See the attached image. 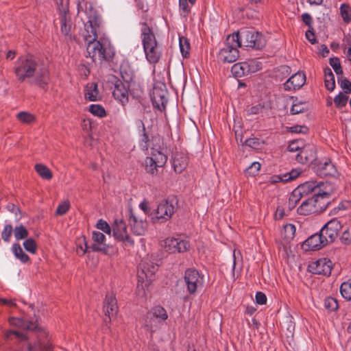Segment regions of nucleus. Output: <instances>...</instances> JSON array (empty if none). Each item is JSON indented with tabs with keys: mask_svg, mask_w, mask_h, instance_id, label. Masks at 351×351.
Here are the masks:
<instances>
[{
	"mask_svg": "<svg viewBox=\"0 0 351 351\" xmlns=\"http://www.w3.org/2000/svg\"><path fill=\"white\" fill-rule=\"evenodd\" d=\"M14 73L19 82H29L43 89L49 81L48 69L32 56L19 58L14 66Z\"/></svg>",
	"mask_w": 351,
	"mask_h": 351,
	"instance_id": "f257e3e1",
	"label": "nucleus"
},
{
	"mask_svg": "<svg viewBox=\"0 0 351 351\" xmlns=\"http://www.w3.org/2000/svg\"><path fill=\"white\" fill-rule=\"evenodd\" d=\"M328 186L327 184L323 182L317 184L316 182H306L300 184L295 190L298 191L300 195L312 193L313 196L302 202L298 208V212L300 215H305L312 212L317 211L318 208H316V204L319 202V199L328 198L330 195V193L326 190Z\"/></svg>",
	"mask_w": 351,
	"mask_h": 351,
	"instance_id": "f03ea898",
	"label": "nucleus"
},
{
	"mask_svg": "<svg viewBox=\"0 0 351 351\" xmlns=\"http://www.w3.org/2000/svg\"><path fill=\"white\" fill-rule=\"evenodd\" d=\"M228 41L238 45L255 49L263 48L266 43L263 36L253 28H243L228 36Z\"/></svg>",
	"mask_w": 351,
	"mask_h": 351,
	"instance_id": "7ed1b4c3",
	"label": "nucleus"
},
{
	"mask_svg": "<svg viewBox=\"0 0 351 351\" xmlns=\"http://www.w3.org/2000/svg\"><path fill=\"white\" fill-rule=\"evenodd\" d=\"M141 38L147 60L152 64L158 62L160 51L156 36L147 23H141Z\"/></svg>",
	"mask_w": 351,
	"mask_h": 351,
	"instance_id": "20e7f679",
	"label": "nucleus"
},
{
	"mask_svg": "<svg viewBox=\"0 0 351 351\" xmlns=\"http://www.w3.org/2000/svg\"><path fill=\"white\" fill-rule=\"evenodd\" d=\"M87 56L91 58L93 62L110 61L114 56V51L111 47L94 40L86 43Z\"/></svg>",
	"mask_w": 351,
	"mask_h": 351,
	"instance_id": "39448f33",
	"label": "nucleus"
},
{
	"mask_svg": "<svg viewBox=\"0 0 351 351\" xmlns=\"http://www.w3.org/2000/svg\"><path fill=\"white\" fill-rule=\"evenodd\" d=\"M101 23V19L96 13L89 15L88 21L84 23V29L81 31V36L86 43L97 38V31Z\"/></svg>",
	"mask_w": 351,
	"mask_h": 351,
	"instance_id": "423d86ee",
	"label": "nucleus"
},
{
	"mask_svg": "<svg viewBox=\"0 0 351 351\" xmlns=\"http://www.w3.org/2000/svg\"><path fill=\"white\" fill-rule=\"evenodd\" d=\"M121 73L125 82L119 80H116L112 95L115 99L118 100L122 105H125L128 101V82L132 80V75L128 73L124 75L122 70Z\"/></svg>",
	"mask_w": 351,
	"mask_h": 351,
	"instance_id": "0eeeda50",
	"label": "nucleus"
},
{
	"mask_svg": "<svg viewBox=\"0 0 351 351\" xmlns=\"http://www.w3.org/2000/svg\"><path fill=\"white\" fill-rule=\"evenodd\" d=\"M238 45L228 41V36L226 38L224 47L220 49L217 54L219 61L223 63H232L239 58Z\"/></svg>",
	"mask_w": 351,
	"mask_h": 351,
	"instance_id": "6e6552de",
	"label": "nucleus"
},
{
	"mask_svg": "<svg viewBox=\"0 0 351 351\" xmlns=\"http://www.w3.org/2000/svg\"><path fill=\"white\" fill-rule=\"evenodd\" d=\"M112 232L115 239L123 242L125 245H134V242L128 232L126 223L122 219H115L112 225Z\"/></svg>",
	"mask_w": 351,
	"mask_h": 351,
	"instance_id": "1a4fd4ad",
	"label": "nucleus"
},
{
	"mask_svg": "<svg viewBox=\"0 0 351 351\" xmlns=\"http://www.w3.org/2000/svg\"><path fill=\"white\" fill-rule=\"evenodd\" d=\"M177 202L174 199H163L159 204L155 212V218L166 221L169 219L176 210Z\"/></svg>",
	"mask_w": 351,
	"mask_h": 351,
	"instance_id": "9d476101",
	"label": "nucleus"
},
{
	"mask_svg": "<svg viewBox=\"0 0 351 351\" xmlns=\"http://www.w3.org/2000/svg\"><path fill=\"white\" fill-rule=\"evenodd\" d=\"M167 88L164 84L154 86L150 94L153 106L160 111L165 109L167 102Z\"/></svg>",
	"mask_w": 351,
	"mask_h": 351,
	"instance_id": "9b49d317",
	"label": "nucleus"
},
{
	"mask_svg": "<svg viewBox=\"0 0 351 351\" xmlns=\"http://www.w3.org/2000/svg\"><path fill=\"white\" fill-rule=\"evenodd\" d=\"M184 281L187 286V290L193 294L199 287L203 285V277L198 271L195 269H188L184 274Z\"/></svg>",
	"mask_w": 351,
	"mask_h": 351,
	"instance_id": "f8f14e48",
	"label": "nucleus"
},
{
	"mask_svg": "<svg viewBox=\"0 0 351 351\" xmlns=\"http://www.w3.org/2000/svg\"><path fill=\"white\" fill-rule=\"evenodd\" d=\"M165 250L169 253H182L186 252L189 247V243L180 238H167L162 245Z\"/></svg>",
	"mask_w": 351,
	"mask_h": 351,
	"instance_id": "ddd939ff",
	"label": "nucleus"
},
{
	"mask_svg": "<svg viewBox=\"0 0 351 351\" xmlns=\"http://www.w3.org/2000/svg\"><path fill=\"white\" fill-rule=\"evenodd\" d=\"M342 226L338 219H332L326 223L320 230L322 237L327 239V242L332 243L337 237Z\"/></svg>",
	"mask_w": 351,
	"mask_h": 351,
	"instance_id": "4468645a",
	"label": "nucleus"
},
{
	"mask_svg": "<svg viewBox=\"0 0 351 351\" xmlns=\"http://www.w3.org/2000/svg\"><path fill=\"white\" fill-rule=\"evenodd\" d=\"M332 263L326 258H320L308 265V270L315 274L328 276L331 274Z\"/></svg>",
	"mask_w": 351,
	"mask_h": 351,
	"instance_id": "2eb2a0df",
	"label": "nucleus"
},
{
	"mask_svg": "<svg viewBox=\"0 0 351 351\" xmlns=\"http://www.w3.org/2000/svg\"><path fill=\"white\" fill-rule=\"evenodd\" d=\"M59 19L60 21V32L61 34L65 37L66 39H71V19L66 8L59 9Z\"/></svg>",
	"mask_w": 351,
	"mask_h": 351,
	"instance_id": "dca6fc26",
	"label": "nucleus"
},
{
	"mask_svg": "<svg viewBox=\"0 0 351 351\" xmlns=\"http://www.w3.org/2000/svg\"><path fill=\"white\" fill-rule=\"evenodd\" d=\"M316 147L313 145H305L296 155V160L302 164H313L316 160Z\"/></svg>",
	"mask_w": 351,
	"mask_h": 351,
	"instance_id": "f3484780",
	"label": "nucleus"
},
{
	"mask_svg": "<svg viewBox=\"0 0 351 351\" xmlns=\"http://www.w3.org/2000/svg\"><path fill=\"white\" fill-rule=\"evenodd\" d=\"M104 312L108 318L105 319V322H110L111 318L114 317L118 312V306L117 300L113 293L107 294L104 302Z\"/></svg>",
	"mask_w": 351,
	"mask_h": 351,
	"instance_id": "a211bd4d",
	"label": "nucleus"
},
{
	"mask_svg": "<svg viewBox=\"0 0 351 351\" xmlns=\"http://www.w3.org/2000/svg\"><path fill=\"white\" fill-rule=\"evenodd\" d=\"M129 225L133 234L141 236L143 235L147 228L148 223L146 220L138 218L130 210Z\"/></svg>",
	"mask_w": 351,
	"mask_h": 351,
	"instance_id": "6ab92c4d",
	"label": "nucleus"
},
{
	"mask_svg": "<svg viewBox=\"0 0 351 351\" xmlns=\"http://www.w3.org/2000/svg\"><path fill=\"white\" fill-rule=\"evenodd\" d=\"M328 244L327 239L322 237L321 232L309 237L302 245L305 250H318Z\"/></svg>",
	"mask_w": 351,
	"mask_h": 351,
	"instance_id": "aec40b11",
	"label": "nucleus"
},
{
	"mask_svg": "<svg viewBox=\"0 0 351 351\" xmlns=\"http://www.w3.org/2000/svg\"><path fill=\"white\" fill-rule=\"evenodd\" d=\"M157 270V265L150 263L147 260H143L138 267V276L142 280L145 278L147 280L151 281Z\"/></svg>",
	"mask_w": 351,
	"mask_h": 351,
	"instance_id": "412c9836",
	"label": "nucleus"
},
{
	"mask_svg": "<svg viewBox=\"0 0 351 351\" xmlns=\"http://www.w3.org/2000/svg\"><path fill=\"white\" fill-rule=\"evenodd\" d=\"M45 337L44 332H40L38 337V341L34 345L27 343L23 347L21 351H52L51 343L46 339H43Z\"/></svg>",
	"mask_w": 351,
	"mask_h": 351,
	"instance_id": "4be33fe9",
	"label": "nucleus"
},
{
	"mask_svg": "<svg viewBox=\"0 0 351 351\" xmlns=\"http://www.w3.org/2000/svg\"><path fill=\"white\" fill-rule=\"evenodd\" d=\"M306 82V76L303 73L297 72L289 77L284 84L286 90H295L300 88Z\"/></svg>",
	"mask_w": 351,
	"mask_h": 351,
	"instance_id": "5701e85b",
	"label": "nucleus"
},
{
	"mask_svg": "<svg viewBox=\"0 0 351 351\" xmlns=\"http://www.w3.org/2000/svg\"><path fill=\"white\" fill-rule=\"evenodd\" d=\"M92 239L94 241V243L90 246L92 250L94 252H101L106 254L108 252V246L104 243V234L100 232L94 231L93 232Z\"/></svg>",
	"mask_w": 351,
	"mask_h": 351,
	"instance_id": "b1692460",
	"label": "nucleus"
},
{
	"mask_svg": "<svg viewBox=\"0 0 351 351\" xmlns=\"http://www.w3.org/2000/svg\"><path fill=\"white\" fill-rule=\"evenodd\" d=\"M154 317L158 318L164 321L167 319L168 315L166 310L162 306H158L154 307L151 312L147 313L146 315L145 326L148 330H152V324L151 322H148V319H152Z\"/></svg>",
	"mask_w": 351,
	"mask_h": 351,
	"instance_id": "393cba45",
	"label": "nucleus"
},
{
	"mask_svg": "<svg viewBox=\"0 0 351 351\" xmlns=\"http://www.w3.org/2000/svg\"><path fill=\"white\" fill-rule=\"evenodd\" d=\"M173 165L176 172L182 173L188 165V157L182 152H177L174 154Z\"/></svg>",
	"mask_w": 351,
	"mask_h": 351,
	"instance_id": "a878e982",
	"label": "nucleus"
},
{
	"mask_svg": "<svg viewBox=\"0 0 351 351\" xmlns=\"http://www.w3.org/2000/svg\"><path fill=\"white\" fill-rule=\"evenodd\" d=\"M10 322L11 324L15 325L23 330H34L38 327L37 319L35 321H32L23 318H12Z\"/></svg>",
	"mask_w": 351,
	"mask_h": 351,
	"instance_id": "bb28decb",
	"label": "nucleus"
},
{
	"mask_svg": "<svg viewBox=\"0 0 351 351\" xmlns=\"http://www.w3.org/2000/svg\"><path fill=\"white\" fill-rule=\"evenodd\" d=\"M84 91L85 98L90 101H97L99 97L98 86L95 82H90L87 84Z\"/></svg>",
	"mask_w": 351,
	"mask_h": 351,
	"instance_id": "cd10ccee",
	"label": "nucleus"
},
{
	"mask_svg": "<svg viewBox=\"0 0 351 351\" xmlns=\"http://www.w3.org/2000/svg\"><path fill=\"white\" fill-rule=\"evenodd\" d=\"M316 171L320 176H327L332 175L335 171V167L330 160L325 161L323 163H319L317 165Z\"/></svg>",
	"mask_w": 351,
	"mask_h": 351,
	"instance_id": "c85d7f7f",
	"label": "nucleus"
},
{
	"mask_svg": "<svg viewBox=\"0 0 351 351\" xmlns=\"http://www.w3.org/2000/svg\"><path fill=\"white\" fill-rule=\"evenodd\" d=\"M324 84L327 90L332 91L335 88V76L330 68L324 69Z\"/></svg>",
	"mask_w": 351,
	"mask_h": 351,
	"instance_id": "c756f323",
	"label": "nucleus"
},
{
	"mask_svg": "<svg viewBox=\"0 0 351 351\" xmlns=\"http://www.w3.org/2000/svg\"><path fill=\"white\" fill-rule=\"evenodd\" d=\"M247 64L243 62H239L234 64L231 69V72L236 77H241L242 76L248 75Z\"/></svg>",
	"mask_w": 351,
	"mask_h": 351,
	"instance_id": "7c9ffc66",
	"label": "nucleus"
},
{
	"mask_svg": "<svg viewBox=\"0 0 351 351\" xmlns=\"http://www.w3.org/2000/svg\"><path fill=\"white\" fill-rule=\"evenodd\" d=\"M149 158H153V160L156 163V166L161 167L162 168H163L167 161V156L162 152L156 149L152 151L151 156Z\"/></svg>",
	"mask_w": 351,
	"mask_h": 351,
	"instance_id": "2f4dec72",
	"label": "nucleus"
},
{
	"mask_svg": "<svg viewBox=\"0 0 351 351\" xmlns=\"http://www.w3.org/2000/svg\"><path fill=\"white\" fill-rule=\"evenodd\" d=\"M145 171L147 173L152 176H157L159 173L161 167L156 166V162L153 160V158L147 157L145 160Z\"/></svg>",
	"mask_w": 351,
	"mask_h": 351,
	"instance_id": "473e14b6",
	"label": "nucleus"
},
{
	"mask_svg": "<svg viewBox=\"0 0 351 351\" xmlns=\"http://www.w3.org/2000/svg\"><path fill=\"white\" fill-rule=\"evenodd\" d=\"M35 170L43 179L49 180L53 177L51 171L45 165L36 164Z\"/></svg>",
	"mask_w": 351,
	"mask_h": 351,
	"instance_id": "72a5a7b5",
	"label": "nucleus"
},
{
	"mask_svg": "<svg viewBox=\"0 0 351 351\" xmlns=\"http://www.w3.org/2000/svg\"><path fill=\"white\" fill-rule=\"evenodd\" d=\"M14 256L22 263H27L29 260V257L26 254L19 243H14L12 247Z\"/></svg>",
	"mask_w": 351,
	"mask_h": 351,
	"instance_id": "f704fd0d",
	"label": "nucleus"
},
{
	"mask_svg": "<svg viewBox=\"0 0 351 351\" xmlns=\"http://www.w3.org/2000/svg\"><path fill=\"white\" fill-rule=\"evenodd\" d=\"M341 295L347 300H351V278L344 282L340 287Z\"/></svg>",
	"mask_w": 351,
	"mask_h": 351,
	"instance_id": "c9c22d12",
	"label": "nucleus"
},
{
	"mask_svg": "<svg viewBox=\"0 0 351 351\" xmlns=\"http://www.w3.org/2000/svg\"><path fill=\"white\" fill-rule=\"evenodd\" d=\"M340 14L346 23L351 21V7L348 3H343L340 7Z\"/></svg>",
	"mask_w": 351,
	"mask_h": 351,
	"instance_id": "e433bc0d",
	"label": "nucleus"
},
{
	"mask_svg": "<svg viewBox=\"0 0 351 351\" xmlns=\"http://www.w3.org/2000/svg\"><path fill=\"white\" fill-rule=\"evenodd\" d=\"M284 238L287 240L290 241L292 240L295 234V227L294 225L291 223H287L284 226Z\"/></svg>",
	"mask_w": 351,
	"mask_h": 351,
	"instance_id": "4c0bfd02",
	"label": "nucleus"
},
{
	"mask_svg": "<svg viewBox=\"0 0 351 351\" xmlns=\"http://www.w3.org/2000/svg\"><path fill=\"white\" fill-rule=\"evenodd\" d=\"M347 94L339 93L334 98V103L335 106L339 108H341L348 103V96L346 95Z\"/></svg>",
	"mask_w": 351,
	"mask_h": 351,
	"instance_id": "58836bf2",
	"label": "nucleus"
},
{
	"mask_svg": "<svg viewBox=\"0 0 351 351\" xmlns=\"http://www.w3.org/2000/svg\"><path fill=\"white\" fill-rule=\"evenodd\" d=\"M179 45L182 56L186 57L190 50V44L188 39L184 36L180 37Z\"/></svg>",
	"mask_w": 351,
	"mask_h": 351,
	"instance_id": "ea45409f",
	"label": "nucleus"
},
{
	"mask_svg": "<svg viewBox=\"0 0 351 351\" xmlns=\"http://www.w3.org/2000/svg\"><path fill=\"white\" fill-rule=\"evenodd\" d=\"M14 234L16 240H21L28 236V231L23 225H21L15 227L14 229Z\"/></svg>",
	"mask_w": 351,
	"mask_h": 351,
	"instance_id": "a19ab883",
	"label": "nucleus"
},
{
	"mask_svg": "<svg viewBox=\"0 0 351 351\" xmlns=\"http://www.w3.org/2000/svg\"><path fill=\"white\" fill-rule=\"evenodd\" d=\"M16 117L23 123H31L35 120L34 116L27 112H21L18 113Z\"/></svg>",
	"mask_w": 351,
	"mask_h": 351,
	"instance_id": "79ce46f5",
	"label": "nucleus"
},
{
	"mask_svg": "<svg viewBox=\"0 0 351 351\" xmlns=\"http://www.w3.org/2000/svg\"><path fill=\"white\" fill-rule=\"evenodd\" d=\"M89 111L94 115L99 117H104L106 113L105 109L100 105L92 104L89 107Z\"/></svg>",
	"mask_w": 351,
	"mask_h": 351,
	"instance_id": "37998d69",
	"label": "nucleus"
},
{
	"mask_svg": "<svg viewBox=\"0 0 351 351\" xmlns=\"http://www.w3.org/2000/svg\"><path fill=\"white\" fill-rule=\"evenodd\" d=\"M248 66L247 73H255L261 69V64L260 62L256 60H250L247 62H245Z\"/></svg>",
	"mask_w": 351,
	"mask_h": 351,
	"instance_id": "c03bdc74",
	"label": "nucleus"
},
{
	"mask_svg": "<svg viewBox=\"0 0 351 351\" xmlns=\"http://www.w3.org/2000/svg\"><path fill=\"white\" fill-rule=\"evenodd\" d=\"M261 169V164L258 162H254L248 167L245 173L246 176H254L256 175Z\"/></svg>",
	"mask_w": 351,
	"mask_h": 351,
	"instance_id": "a18cd8bd",
	"label": "nucleus"
},
{
	"mask_svg": "<svg viewBox=\"0 0 351 351\" xmlns=\"http://www.w3.org/2000/svg\"><path fill=\"white\" fill-rule=\"evenodd\" d=\"M324 307L329 311H334L338 308V303L336 299L328 297L324 300Z\"/></svg>",
	"mask_w": 351,
	"mask_h": 351,
	"instance_id": "49530a36",
	"label": "nucleus"
},
{
	"mask_svg": "<svg viewBox=\"0 0 351 351\" xmlns=\"http://www.w3.org/2000/svg\"><path fill=\"white\" fill-rule=\"evenodd\" d=\"M5 337L6 339H12L13 338H15L21 341L25 340L27 338L26 335L23 333L14 330L7 331L5 334Z\"/></svg>",
	"mask_w": 351,
	"mask_h": 351,
	"instance_id": "de8ad7c7",
	"label": "nucleus"
},
{
	"mask_svg": "<svg viewBox=\"0 0 351 351\" xmlns=\"http://www.w3.org/2000/svg\"><path fill=\"white\" fill-rule=\"evenodd\" d=\"M23 246L25 249L32 253L35 254L37 249V245L35 241L33 239H27L23 242Z\"/></svg>",
	"mask_w": 351,
	"mask_h": 351,
	"instance_id": "09e8293b",
	"label": "nucleus"
},
{
	"mask_svg": "<svg viewBox=\"0 0 351 351\" xmlns=\"http://www.w3.org/2000/svg\"><path fill=\"white\" fill-rule=\"evenodd\" d=\"M13 231L12 226L10 224L5 225L1 232L2 239L5 242H9Z\"/></svg>",
	"mask_w": 351,
	"mask_h": 351,
	"instance_id": "8fccbe9b",
	"label": "nucleus"
},
{
	"mask_svg": "<svg viewBox=\"0 0 351 351\" xmlns=\"http://www.w3.org/2000/svg\"><path fill=\"white\" fill-rule=\"evenodd\" d=\"M330 65L332 67L335 72L337 75L343 73V70L341 66L340 60L338 58H332L330 59Z\"/></svg>",
	"mask_w": 351,
	"mask_h": 351,
	"instance_id": "3c124183",
	"label": "nucleus"
},
{
	"mask_svg": "<svg viewBox=\"0 0 351 351\" xmlns=\"http://www.w3.org/2000/svg\"><path fill=\"white\" fill-rule=\"evenodd\" d=\"M189 2L187 0H179V7L181 10V14L183 15V16H186L190 11L191 5L190 6L189 5Z\"/></svg>",
	"mask_w": 351,
	"mask_h": 351,
	"instance_id": "603ef678",
	"label": "nucleus"
},
{
	"mask_svg": "<svg viewBox=\"0 0 351 351\" xmlns=\"http://www.w3.org/2000/svg\"><path fill=\"white\" fill-rule=\"evenodd\" d=\"M70 204L68 201H65L58 206L56 214L57 215H64L69 209Z\"/></svg>",
	"mask_w": 351,
	"mask_h": 351,
	"instance_id": "864d4df0",
	"label": "nucleus"
},
{
	"mask_svg": "<svg viewBox=\"0 0 351 351\" xmlns=\"http://www.w3.org/2000/svg\"><path fill=\"white\" fill-rule=\"evenodd\" d=\"M299 196L300 195L298 194V191L294 190L289 198V210H291L296 206L298 202L300 200Z\"/></svg>",
	"mask_w": 351,
	"mask_h": 351,
	"instance_id": "5fc2aeb1",
	"label": "nucleus"
},
{
	"mask_svg": "<svg viewBox=\"0 0 351 351\" xmlns=\"http://www.w3.org/2000/svg\"><path fill=\"white\" fill-rule=\"evenodd\" d=\"M97 227L106 234H110L111 233V228L106 221L102 219L99 220L97 223Z\"/></svg>",
	"mask_w": 351,
	"mask_h": 351,
	"instance_id": "6e6d98bb",
	"label": "nucleus"
},
{
	"mask_svg": "<svg viewBox=\"0 0 351 351\" xmlns=\"http://www.w3.org/2000/svg\"><path fill=\"white\" fill-rule=\"evenodd\" d=\"M301 173V171L298 169H293L289 173L284 174V181H289L295 179Z\"/></svg>",
	"mask_w": 351,
	"mask_h": 351,
	"instance_id": "4d7b16f0",
	"label": "nucleus"
},
{
	"mask_svg": "<svg viewBox=\"0 0 351 351\" xmlns=\"http://www.w3.org/2000/svg\"><path fill=\"white\" fill-rule=\"evenodd\" d=\"M340 86L344 90V93H351V82L347 79H343L340 82Z\"/></svg>",
	"mask_w": 351,
	"mask_h": 351,
	"instance_id": "13d9d810",
	"label": "nucleus"
},
{
	"mask_svg": "<svg viewBox=\"0 0 351 351\" xmlns=\"http://www.w3.org/2000/svg\"><path fill=\"white\" fill-rule=\"evenodd\" d=\"M247 146H249L253 149H258L260 145L259 139L256 138H250L245 140V142Z\"/></svg>",
	"mask_w": 351,
	"mask_h": 351,
	"instance_id": "bf43d9fd",
	"label": "nucleus"
},
{
	"mask_svg": "<svg viewBox=\"0 0 351 351\" xmlns=\"http://www.w3.org/2000/svg\"><path fill=\"white\" fill-rule=\"evenodd\" d=\"M263 108V107L261 104L252 106L247 110V114L248 116L258 114L262 111Z\"/></svg>",
	"mask_w": 351,
	"mask_h": 351,
	"instance_id": "052dcab7",
	"label": "nucleus"
},
{
	"mask_svg": "<svg viewBox=\"0 0 351 351\" xmlns=\"http://www.w3.org/2000/svg\"><path fill=\"white\" fill-rule=\"evenodd\" d=\"M305 108L304 106V104L301 103L293 104L291 108V112L293 114H297L303 112Z\"/></svg>",
	"mask_w": 351,
	"mask_h": 351,
	"instance_id": "680f3d73",
	"label": "nucleus"
},
{
	"mask_svg": "<svg viewBox=\"0 0 351 351\" xmlns=\"http://www.w3.org/2000/svg\"><path fill=\"white\" fill-rule=\"evenodd\" d=\"M256 302L258 304H265L267 302V297L263 292L258 291L256 294Z\"/></svg>",
	"mask_w": 351,
	"mask_h": 351,
	"instance_id": "e2e57ef3",
	"label": "nucleus"
},
{
	"mask_svg": "<svg viewBox=\"0 0 351 351\" xmlns=\"http://www.w3.org/2000/svg\"><path fill=\"white\" fill-rule=\"evenodd\" d=\"M341 241L345 245L351 244V237L348 230H346L343 231L342 236L341 237Z\"/></svg>",
	"mask_w": 351,
	"mask_h": 351,
	"instance_id": "0e129e2a",
	"label": "nucleus"
},
{
	"mask_svg": "<svg viewBox=\"0 0 351 351\" xmlns=\"http://www.w3.org/2000/svg\"><path fill=\"white\" fill-rule=\"evenodd\" d=\"M290 131L293 133H306L308 128L306 126L295 125L290 128Z\"/></svg>",
	"mask_w": 351,
	"mask_h": 351,
	"instance_id": "69168bd1",
	"label": "nucleus"
},
{
	"mask_svg": "<svg viewBox=\"0 0 351 351\" xmlns=\"http://www.w3.org/2000/svg\"><path fill=\"white\" fill-rule=\"evenodd\" d=\"M302 21L308 27L311 26L312 24V17L308 13H304L302 15Z\"/></svg>",
	"mask_w": 351,
	"mask_h": 351,
	"instance_id": "338daca9",
	"label": "nucleus"
},
{
	"mask_svg": "<svg viewBox=\"0 0 351 351\" xmlns=\"http://www.w3.org/2000/svg\"><path fill=\"white\" fill-rule=\"evenodd\" d=\"M306 37L311 44H315L316 43L315 34L311 30H308L306 32Z\"/></svg>",
	"mask_w": 351,
	"mask_h": 351,
	"instance_id": "774afa93",
	"label": "nucleus"
}]
</instances>
